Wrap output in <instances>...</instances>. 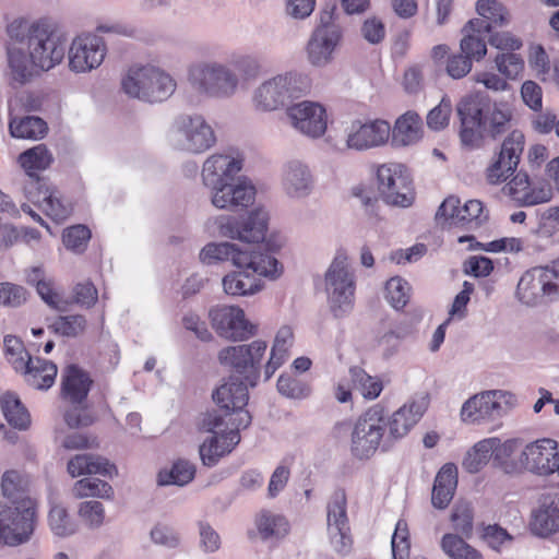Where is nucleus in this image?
<instances>
[{
  "label": "nucleus",
  "mask_w": 559,
  "mask_h": 559,
  "mask_svg": "<svg viewBox=\"0 0 559 559\" xmlns=\"http://www.w3.org/2000/svg\"><path fill=\"white\" fill-rule=\"evenodd\" d=\"M7 33L12 40L7 45L12 83L23 85L33 78L35 69L49 71L64 58L68 37L49 19L15 20L8 25Z\"/></svg>",
  "instance_id": "1"
},
{
  "label": "nucleus",
  "mask_w": 559,
  "mask_h": 559,
  "mask_svg": "<svg viewBox=\"0 0 559 559\" xmlns=\"http://www.w3.org/2000/svg\"><path fill=\"white\" fill-rule=\"evenodd\" d=\"M217 409L203 413L199 428L214 435L199 447L203 465L212 467L240 442L239 430L251 424V415L243 409L249 400L246 385L235 380L223 383L213 392Z\"/></svg>",
  "instance_id": "2"
},
{
  "label": "nucleus",
  "mask_w": 559,
  "mask_h": 559,
  "mask_svg": "<svg viewBox=\"0 0 559 559\" xmlns=\"http://www.w3.org/2000/svg\"><path fill=\"white\" fill-rule=\"evenodd\" d=\"M460 140L468 148L479 147L485 136L496 139L508 131L512 111L507 103H492L487 93L475 92L456 104Z\"/></svg>",
  "instance_id": "3"
},
{
  "label": "nucleus",
  "mask_w": 559,
  "mask_h": 559,
  "mask_svg": "<svg viewBox=\"0 0 559 559\" xmlns=\"http://www.w3.org/2000/svg\"><path fill=\"white\" fill-rule=\"evenodd\" d=\"M242 159L228 154H213L202 167L203 185L212 191V203L218 210L228 206L248 209L254 203L257 189L252 181L238 174Z\"/></svg>",
  "instance_id": "4"
},
{
  "label": "nucleus",
  "mask_w": 559,
  "mask_h": 559,
  "mask_svg": "<svg viewBox=\"0 0 559 559\" xmlns=\"http://www.w3.org/2000/svg\"><path fill=\"white\" fill-rule=\"evenodd\" d=\"M378 192L362 185L352 189V197L358 199L366 207L378 206L381 200L384 205L406 209L413 205L415 191L413 180L402 164H384L377 170Z\"/></svg>",
  "instance_id": "5"
},
{
  "label": "nucleus",
  "mask_w": 559,
  "mask_h": 559,
  "mask_svg": "<svg viewBox=\"0 0 559 559\" xmlns=\"http://www.w3.org/2000/svg\"><path fill=\"white\" fill-rule=\"evenodd\" d=\"M199 258L206 264L230 260L236 267H247L271 280L277 278L283 270L272 254H265L261 250H241L230 242H210L201 250Z\"/></svg>",
  "instance_id": "6"
},
{
  "label": "nucleus",
  "mask_w": 559,
  "mask_h": 559,
  "mask_svg": "<svg viewBox=\"0 0 559 559\" xmlns=\"http://www.w3.org/2000/svg\"><path fill=\"white\" fill-rule=\"evenodd\" d=\"M121 88L129 97L155 104L167 100L175 93L177 82L157 67H131L121 80Z\"/></svg>",
  "instance_id": "7"
},
{
  "label": "nucleus",
  "mask_w": 559,
  "mask_h": 559,
  "mask_svg": "<svg viewBox=\"0 0 559 559\" xmlns=\"http://www.w3.org/2000/svg\"><path fill=\"white\" fill-rule=\"evenodd\" d=\"M311 80L305 73L289 71L263 82L254 92L255 106L264 111L276 110L306 95Z\"/></svg>",
  "instance_id": "8"
},
{
  "label": "nucleus",
  "mask_w": 559,
  "mask_h": 559,
  "mask_svg": "<svg viewBox=\"0 0 559 559\" xmlns=\"http://www.w3.org/2000/svg\"><path fill=\"white\" fill-rule=\"evenodd\" d=\"M265 341L257 340L250 344L228 346L219 350L221 365L229 368L237 376H230L228 382L235 380L246 385L255 386L260 379L261 360L266 352Z\"/></svg>",
  "instance_id": "9"
},
{
  "label": "nucleus",
  "mask_w": 559,
  "mask_h": 559,
  "mask_svg": "<svg viewBox=\"0 0 559 559\" xmlns=\"http://www.w3.org/2000/svg\"><path fill=\"white\" fill-rule=\"evenodd\" d=\"M169 140L177 151L202 154L215 145L216 135L202 115L181 114L171 124Z\"/></svg>",
  "instance_id": "10"
},
{
  "label": "nucleus",
  "mask_w": 559,
  "mask_h": 559,
  "mask_svg": "<svg viewBox=\"0 0 559 559\" xmlns=\"http://www.w3.org/2000/svg\"><path fill=\"white\" fill-rule=\"evenodd\" d=\"M188 80L198 92L215 98L231 97L239 86L238 74L218 61L192 64L188 70Z\"/></svg>",
  "instance_id": "11"
},
{
  "label": "nucleus",
  "mask_w": 559,
  "mask_h": 559,
  "mask_svg": "<svg viewBox=\"0 0 559 559\" xmlns=\"http://www.w3.org/2000/svg\"><path fill=\"white\" fill-rule=\"evenodd\" d=\"M266 212H242L240 214L221 215L216 219L218 234L222 237L254 243L250 250L269 252V243L263 242L267 230Z\"/></svg>",
  "instance_id": "12"
},
{
  "label": "nucleus",
  "mask_w": 559,
  "mask_h": 559,
  "mask_svg": "<svg viewBox=\"0 0 559 559\" xmlns=\"http://www.w3.org/2000/svg\"><path fill=\"white\" fill-rule=\"evenodd\" d=\"M386 429L385 411L376 404L358 417L350 435V451L358 460H368L374 455L384 442Z\"/></svg>",
  "instance_id": "13"
},
{
  "label": "nucleus",
  "mask_w": 559,
  "mask_h": 559,
  "mask_svg": "<svg viewBox=\"0 0 559 559\" xmlns=\"http://www.w3.org/2000/svg\"><path fill=\"white\" fill-rule=\"evenodd\" d=\"M336 4L326 5L320 13L319 24L312 32L307 44L309 62L314 67H324L333 60L343 33L334 17Z\"/></svg>",
  "instance_id": "14"
},
{
  "label": "nucleus",
  "mask_w": 559,
  "mask_h": 559,
  "mask_svg": "<svg viewBox=\"0 0 559 559\" xmlns=\"http://www.w3.org/2000/svg\"><path fill=\"white\" fill-rule=\"evenodd\" d=\"M36 511L32 501L9 506L0 502V544L16 547L26 544L35 530Z\"/></svg>",
  "instance_id": "15"
},
{
  "label": "nucleus",
  "mask_w": 559,
  "mask_h": 559,
  "mask_svg": "<svg viewBox=\"0 0 559 559\" xmlns=\"http://www.w3.org/2000/svg\"><path fill=\"white\" fill-rule=\"evenodd\" d=\"M325 289L335 318H343L352 311L355 281L345 257L337 255L331 263L325 273Z\"/></svg>",
  "instance_id": "16"
},
{
  "label": "nucleus",
  "mask_w": 559,
  "mask_h": 559,
  "mask_svg": "<svg viewBox=\"0 0 559 559\" xmlns=\"http://www.w3.org/2000/svg\"><path fill=\"white\" fill-rule=\"evenodd\" d=\"M209 317L216 332L229 340L243 341L257 334V325L249 322L241 308L236 306H215Z\"/></svg>",
  "instance_id": "17"
},
{
  "label": "nucleus",
  "mask_w": 559,
  "mask_h": 559,
  "mask_svg": "<svg viewBox=\"0 0 559 559\" xmlns=\"http://www.w3.org/2000/svg\"><path fill=\"white\" fill-rule=\"evenodd\" d=\"M551 276L552 274L547 273L545 266H535L526 271L518 283L516 296L519 300L527 306L558 300L559 297L551 282Z\"/></svg>",
  "instance_id": "18"
},
{
  "label": "nucleus",
  "mask_w": 559,
  "mask_h": 559,
  "mask_svg": "<svg viewBox=\"0 0 559 559\" xmlns=\"http://www.w3.org/2000/svg\"><path fill=\"white\" fill-rule=\"evenodd\" d=\"M552 439H542L525 445L520 454L521 473L531 472L539 476L556 473L559 452Z\"/></svg>",
  "instance_id": "19"
},
{
  "label": "nucleus",
  "mask_w": 559,
  "mask_h": 559,
  "mask_svg": "<svg viewBox=\"0 0 559 559\" xmlns=\"http://www.w3.org/2000/svg\"><path fill=\"white\" fill-rule=\"evenodd\" d=\"M524 150V134L521 131H512L504 139L501 150L487 169V178L490 183H499L509 178L515 171L522 152Z\"/></svg>",
  "instance_id": "20"
},
{
  "label": "nucleus",
  "mask_w": 559,
  "mask_h": 559,
  "mask_svg": "<svg viewBox=\"0 0 559 559\" xmlns=\"http://www.w3.org/2000/svg\"><path fill=\"white\" fill-rule=\"evenodd\" d=\"M390 134L391 127L384 120H354L347 131L346 145L350 150L367 151L386 143Z\"/></svg>",
  "instance_id": "21"
},
{
  "label": "nucleus",
  "mask_w": 559,
  "mask_h": 559,
  "mask_svg": "<svg viewBox=\"0 0 559 559\" xmlns=\"http://www.w3.org/2000/svg\"><path fill=\"white\" fill-rule=\"evenodd\" d=\"M328 532L331 544L337 552L346 554L349 551L352 537L349 535L344 491H335L328 504Z\"/></svg>",
  "instance_id": "22"
},
{
  "label": "nucleus",
  "mask_w": 559,
  "mask_h": 559,
  "mask_svg": "<svg viewBox=\"0 0 559 559\" xmlns=\"http://www.w3.org/2000/svg\"><path fill=\"white\" fill-rule=\"evenodd\" d=\"M503 192L509 195L518 206H534L548 202L552 198V189L549 183L533 185L525 171H519L510 182L503 187Z\"/></svg>",
  "instance_id": "23"
},
{
  "label": "nucleus",
  "mask_w": 559,
  "mask_h": 559,
  "mask_svg": "<svg viewBox=\"0 0 559 559\" xmlns=\"http://www.w3.org/2000/svg\"><path fill=\"white\" fill-rule=\"evenodd\" d=\"M106 55V45L99 36H86L72 41L69 64L75 72L91 71L100 66Z\"/></svg>",
  "instance_id": "24"
},
{
  "label": "nucleus",
  "mask_w": 559,
  "mask_h": 559,
  "mask_svg": "<svg viewBox=\"0 0 559 559\" xmlns=\"http://www.w3.org/2000/svg\"><path fill=\"white\" fill-rule=\"evenodd\" d=\"M488 43L499 50L495 58L497 70L508 79H515L524 69V60L514 51L522 47V41L508 32L492 33Z\"/></svg>",
  "instance_id": "25"
},
{
  "label": "nucleus",
  "mask_w": 559,
  "mask_h": 559,
  "mask_svg": "<svg viewBox=\"0 0 559 559\" xmlns=\"http://www.w3.org/2000/svg\"><path fill=\"white\" fill-rule=\"evenodd\" d=\"M292 124L310 138H319L326 130L325 109L318 103L300 102L287 108Z\"/></svg>",
  "instance_id": "26"
},
{
  "label": "nucleus",
  "mask_w": 559,
  "mask_h": 559,
  "mask_svg": "<svg viewBox=\"0 0 559 559\" xmlns=\"http://www.w3.org/2000/svg\"><path fill=\"white\" fill-rule=\"evenodd\" d=\"M428 406L427 397L423 396L418 401L405 404L392 414L390 418L385 416L389 433L382 444V450L386 451L393 440H397L407 435V432L421 418Z\"/></svg>",
  "instance_id": "27"
},
{
  "label": "nucleus",
  "mask_w": 559,
  "mask_h": 559,
  "mask_svg": "<svg viewBox=\"0 0 559 559\" xmlns=\"http://www.w3.org/2000/svg\"><path fill=\"white\" fill-rule=\"evenodd\" d=\"M502 391H486L469 397L462 406L461 418L464 423H479L501 416Z\"/></svg>",
  "instance_id": "28"
},
{
  "label": "nucleus",
  "mask_w": 559,
  "mask_h": 559,
  "mask_svg": "<svg viewBox=\"0 0 559 559\" xmlns=\"http://www.w3.org/2000/svg\"><path fill=\"white\" fill-rule=\"evenodd\" d=\"M24 194L29 204H22L21 210H32L31 205L41 210H64L59 192L39 177L29 178L24 186Z\"/></svg>",
  "instance_id": "29"
},
{
  "label": "nucleus",
  "mask_w": 559,
  "mask_h": 559,
  "mask_svg": "<svg viewBox=\"0 0 559 559\" xmlns=\"http://www.w3.org/2000/svg\"><path fill=\"white\" fill-rule=\"evenodd\" d=\"M531 530L534 534L546 537L559 530V499L545 496L532 513Z\"/></svg>",
  "instance_id": "30"
},
{
  "label": "nucleus",
  "mask_w": 559,
  "mask_h": 559,
  "mask_svg": "<svg viewBox=\"0 0 559 559\" xmlns=\"http://www.w3.org/2000/svg\"><path fill=\"white\" fill-rule=\"evenodd\" d=\"M312 175L307 165L299 160L286 164L283 175V188L294 199L307 197L312 189Z\"/></svg>",
  "instance_id": "31"
},
{
  "label": "nucleus",
  "mask_w": 559,
  "mask_h": 559,
  "mask_svg": "<svg viewBox=\"0 0 559 559\" xmlns=\"http://www.w3.org/2000/svg\"><path fill=\"white\" fill-rule=\"evenodd\" d=\"M67 471L73 478L92 474H99L111 478L118 474L117 467L106 457L92 453L76 454L71 457L68 462Z\"/></svg>",
  "instance_id": "32"
},
{
  "label": "nucleus",
  "mask_w": 559,
  "mask_h": 559,
  "mask_svg": "<svg viewBox=\"0 0 559 559\" xmlns=\"http://www.w3.org/2000/svg\"><path fill=\"white\" fill-rule=\"evenodd\" d=\"M92 385L90 376L75 365L67 367L62 377L63 397L73 405L81 406L87 397Z\"/></svg>",
  "instance_id": "33"
},
{
  "label": "nucleus",
  "mask_w": 559,
  "mask_h": 559,
  "mask_svg": "<svg viewBox=\"0 0 559 559\" xmlns=\"http://www.w3.org/2000/svg\"><path fill=\"white\" fill-rule=\"evenodd\" d=\"M23 374L25 382L37 390H48L55 383L58 368L49 360L36 357H28L25 367L19 371Z\"/></svg>",
  "instance_id": "34"
},
{
  "label": "nucleus",
  "mask_w": 559,
  "mask_h": 559,
  "mask_svg": "<svg viewBox=\"0 0 559 559\" xmlns=\"http://www.w3.org/2000/svg\"><path fill=\"white\" fill-rule=\"evenodd\" d=\"M457 486V467L444 464L438 472L431 492V503L437 509H445L451 502Z\"/></svg>",
  "instance_id": "35"
},
{
  "label": "nucleus",
  "mask_w": 559,
  "mask_h": 559,
  "mask_svg": "<svg viewBox=\"0 0 559 559\" xmlns=\"http://www.w3.org/2000/svg\"><path fill=\"white\" fill-rule=\"evenodd\" d=\"M423 121L418 114L407 111L395 122L392 144L396 147L413 145L421 138Z\"/></svg>",
  "instance_id": "36"
},
{
  "label": "nucleus",
  "mask_w": 559,
  "mask_h": 559,
  "mask_svg": "<svg viewBox=\"0 0 559 559\" xmlns=\"http://www.w3.org/2000/svg\"><path fill=\"white\" fill-rule=\"evenodd\" d=\"M238 269L239 271L228 273L223 277L224 292L229 296H247L259 292L261 286L254 275L260 274L253 273L247 267Z\"/></svg>",
  "instance_id": "37"
},
{
  "label": "nucleus",
  "mask_w": 559,
  "mask_h": 559,
  "mask_svg": "<svg viewBox=\"0 0 559 559\" xmlns=\"http://www.w3.org/2000/svg\"><path fill=\"white\" fill-rule=\"evenodd\" d=\"M488 215L478 212L472 215V212H436L435 222L442 229L457 227L463 230H475L487 222Z\"/></svg>",
  "instance_id": "38"
},
{
  "label": "nucleus",
  "mask_w": 559,
  "mask_h": 559,
  "mask_svg": "<svg viewBox=\"0 0 559 559\" xmlns=\"http://www.w3.org/2000/svg\"><path fill=\"white\" fill-rule=\"evenodd\" d=\"M48 526L51 533L60 538L74 535L78 531V523L69 514L66 507L55 499L49 500Z\"/></svg>",
  "instance_id": "39"
},
{
  "label": "nucleus",
  "mask_w": 559,
  "mask_h": 559,
  "mask_svg": "<svg viewBox=\"0 0 559 559\" xmlns=\"http://www.w3.org/2000/svg\"><path fill=\"white\" fill-rule=\"evenodd\" d=\"M491 439L495 441V443H492L493 451L491 456L493 465L502 469L506 474H520V459L518 461L511 459L519 449L520 442L515 439H510L504 442H501L498 438Z\"/></svg>",
  "instance_id": "40"
},
{
  "label": "nucleus",
  "mask_w": 559,
  "mask_h": 559,
  "mask_svg": "<svg viewBox=\"0 0 559 559\" xmlns=\"http://www.w3.org/2000/svg\"><path fill=\"white\" fill-rule=\"evenodd\" d=\"M0 406L9 425L19 430H25L29 427L31 415L15 393H4L0 399Z\"/></svg>",
  "instance_id": "41"
},
{
  "label": "nucleus",
  "mask_w": 559,
  "mask_h": 559,
  "mask_svg": "<svg viewBox=\"0 0 559 559\" xmlns=\"http://www.w3.org/2000/svg\"><path fill=\"white\" fill-rule=\"evenodd\" d=\"M195 475V466L193 463L179 459L174 462L170 469H163L157 475V484L159 486H185L189 484Z\"/></svg>",
  "instance_id": "42"
},
{
  "label": "nucleus",
  "mask_w": 559,
  "mask_h": 559,
  "mask_svg": "<svg viewBox=\"0 0 559 559\" xmlns=\"http://www.w3.org/2000/svg\"><path fill=\"white\" fill-rule=\"evenodd\" d=\"M9 129L13 138L38 140L47 132V123L39 117L25 116L12 119Z\"/></svg>",
  "instance_id": "43"
},
{
  "label": "nucleus",
  "mask_w": 559,
  "mask_h": 559,
  "mask_svg": "<svg viewBox=\"0 0 559 559\" xmlns=\"http://www.w3.org/2000/svg\"><path fill=\"white\" fill-rule=\"evenodd\" d=\"M19 162L29 178H36L35 171L47 169L52 156L46 145L38 144L20 154Z\"/></svg>",
  "instance_id": "44"
},
{
  "label": "nucleus",
  "mask_w": 559,
  "mask_h": 559,
  "mask_svg": "<svg viewBox=\"0 0 559 559\" xmlns=\"http://www.w3.org/2000/svg\"><path fill=\"white\" fill-rule=\"evenodd\" d=\"M456 534H445L441 539L442 550L451 559H483L481 554Z\"/></svg>",
  "instance_id": "45"
},
{
  "label": "nucleus",
  "mask_w": 559,
  "mask_h": 559,
  "mask_svg": "<svg viewBox=\"0 0 559 559\" xmlns=\"http://www.w3.org/2000/svg\"><path fill=\"white\" fill-rule=\"evenodd\" d=\"M492 439H484L477 442L465 455L463 467L471 474L478 473L492 456Z\"/></svg>",
  "instance_id": "46"
},
{
  "label": "nucleus",
  "mask_w": 559,
  "mask_h": 559,
  "mask_svg": "<svg viewBox=\"0 0 559 559\" xmlns=\"http://www.w3.org/2000/svg\"><path fill=\"white\" fill-rule=\"evenodd\" d=\"M72 495L76 499L85 497L110 499L114 496V489L107 481L99 478H82L75 481Z\"/></svg>",
  "instance_id": "47"
},
{
  "label": "nucleus",
  "mask_w": 559,
  "mask_h": 559,
  "mask_svg": "<svg viewBox=\"0 0 559 559\" xmlns=\"http://www.w3.org/2000/svg\"><path fill=\"white\" fill-rule=\"evenodd\" d=\"M257 527L263 539L282 538L288 533V522L282 515L263 511L257 520Z\"/></svg>",
  "instance_id": "48"
},
{
  "label": "nucleus",
  "mask_w": 559,
  "mask_h": 559,
  "mask_svg": "<svg viewBox=\"0 0 559 559\" xmlns=\"http://www.w3.org/2000/svg\"><path fill=\"white\" fill-rule=\"evenodd\" d=\"M86 323V319L82 314L60 316L48 328L55 334L76 337L85 331Z\"/></svg>",
  "instance_id": "49"
},
{
  "label": "nucleus",
  "mask_w": 559,
  "mask_h": 559,
  "mask_svg": "<svg viewBox=\"0 0 559 559\" xmlns=\"http://www.w3.org/2000/svg\"><path fill=\"white\" fill-rule=\"evenodd\" d=\"M349 373L354 385L360 391L365 399L372 400L380 395L383 385L379 379L369 376L360 367H352Z\"/></svg>",
  "instance_id": "50"
},
{
  "label": "nucleus",
  "mask_w": 559,
  "mask_h": 559,
  "mask_svg": "<svg viewBox=\"0 0 559 559\" xmlns=\"http://www.w3.org/2000/svg\"><path fill=\"white\" fill-rule=\"evenodd\" d=\"M409 284L400 276L390 278L385 285L386 299L396 310L403 309L409 300Z\"/></svg>",
  "instance_id": "51"
},
{
  "label": "nucleus",
  "mask_w": 559,
  "mask_h": 559,
  "mask_svg": "<svg viewBox=\"0 0 559 559\" xmlns=\"http://www.w3.org/2000/svg\"><path fill=\"white\" fill-rule=\"evenodd\" d=\"M3 344L7 360L16 372L20 371L32 356L25 349L23 342L14 335H5Z\"/></svg>",
  "instance_id": "52"
},
{
  "label": "nucleus",
  "mask_w": 559,
  "mask_h": 559,
  "mask_svg": "<svg viewBox=\"0 0 559 559\" xmlns=\"http://www.w3.org/2000/svg\"><path fill=\"white\" fill-rule=\"evenodd\" d=\"M2 495L11 501V506L20 502L31 501L24 497L21 475L16 471H7L1 479Z\"/></svg>",
  "instance_id": "53"
},
{
  "label": "nucleus",
  "mask_w": 559,
  "mask_h": 559,
  "mask_svg": "<svg viewBox=\"0 0 559 559\" xmlns=\"http://www.w3.org/2000/svg\"><path fill=\"white\" fill-rule=\"evenodd\" d=\"M277 391L288 399L301 400L310 395L311 389L304 381L289 374H281L276 383Z\"/></svg>",
  "instance_id": "54"
},
{
  "label": "nucleus",
  "mask_w": 559,
  "mask_h": 559,
  "mask_svg": "<svg viewBox=\"0 0 559 559\" xmlns=\"http://www.w3.org/2000/svg\"><path fill=\"white\" fill-rule=\"evenodd\" d=\"M91 239V230L85 225H74L63 231L62 240L67 249L82 253Z\"/></svg>",
  "instance_id": "55"
},
{
  "label": "nucleus",
  "mask_w": 559,
  "mask_h": 559,
  "mask_svg": "<svg viewBox=\"0 0 559 559\" xmlns=\"http://www.w3.org/2000/svg\"><path fill=\"white\" fill-rule=\"evenodd\" d=\"M476 10L484 20L491 22L492 27L508 23L506 9L497 0H478Z\"/></svg>",
  "instance_id": "56"
},
{
  "label": "nucleus",
  "mask_w": 559,
  "mask_h": 559,
  "mask_svg": "<svg viewBox=\"0 0 559 559\" xmlns=\"http://www.w3.org/2000/svg\"><path fill=\"white\" fill-rule=\"evenodd\" d=\"M393 559H408L409 557V533L407 523L399 520L391 540Z\"/></svg>",
  "instance_id": "57"
},
{
  "label": "nucleus",
  "mask_w": 559,
  "mask_h": 559,
  "mask_svg": "<svg viewBox=\"0 0 559 559\" xmlns=\"http://www.w3.org/2000/svg\"><path fill=\"white\" fill-rule=\"evenodd\" d=\"M150 537L155 545L169 549L177 548L180 544V535L178 532L164 523L155 524L150 532Z\"/></svg>",
  "instance_id": "58"
},
{
  "label": "nucleus",
  "mask_w": 559,
  "mask_h": 559,
  "mask_svg": "<svg viewBox=\"0 0 559 559\" xmlns=\"http://www.w3.org/2000/svg\"><path fill=\"white\" fill-rule=\"evenodd\" d=\"M452 112L451 99L443 96L439 105L433 107L427 115V124L431 130L439 131L449 124Z\"/></svg>",
  "instance_id": "59"
},
{
  "label": "nucleus",
  "mask_w": 559,
  "mask_h": 559,
  "mask_svg": "<svg viewBox=\"0 0 559 559\" xmlns=\"http://www.w3.org/2000/svg\"><path fill=\"white\" fill-rule=\"evenodd\" d=\"M451 521L454 530L462 535V537L469 538L473 534V510L468 504L456 506L451 514Z\"/></svg>",
  "instance_id": "60"
},
{
  "label": "nucleus",
  "mask_w": 559,
  "mask_h": 559,
  "mask_svg": "<svg viewBox=\"0 0 559 559\" xmlns=\"http://www.w3.org/2000/svg\"><path fill=\"white\" fill-rule=\"evenodd\" d=\"M26 299L27 292L24 287L10 282L0 283V305L16 308L22 306Z\"/></svg>",
  "instance_id": "61"
},
{
  "label": "nucleus",
  "mask_w": 559,
  "mask_h": 559,
  "mask_svg": "<svg viewBox=\"0 0 559 559\" xmlns=\"http://www.w3.org/2000/svg\"><path fill=\"white\" fill-rule=\"evenodd\" d=\"M199 547L204 554H214L219 550L222 539L219 534L207 522H198Z\"/></svg>",
  "instance_id": "62"
},
{
  "label": "nucleus",
  "mask_w": 559,
  "mask_h": 559,
  "mask_svg": "<svg viewBox=\"0 0 559 559\" xmlns=\"http://www.w3.org/2000/svg\"><path fill=\"white\" fill-rule=\"evenodd\" d=\"M461 52L468 57L471 62L480 61L487 53L486 40L483 36L463 35L460 41Z\"/></svg>",
  "instance_id": "63"
},
{
  "label": "nucleus",
  "mask_w": 559,
  "mask_h": 559,
  "mask_svg": "<svg viewBox=\"0 0 559 559\" xmlns=\"http://www.w3.org/2000/svg\"><path fill=\"white\" fill-rule=\"evenodd\" d=\"M533 231L540 237H550L559 230V212H536Z\"/></svg>",
  "instance_id": "64"
}]
</instances>
